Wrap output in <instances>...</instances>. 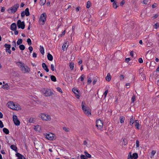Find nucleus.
I'll use <instances>...</instances> for the list:
<instances>
[{"label":"nucleus","instance_id":"1","mask_svg":"<svg viewBox=\"0 0 159 159\" xmlns=\"http://www.w3.org/2000/svg\"><path fill=\"white\" fill-rule=\"evenodd\" d=\"M16 64L20 68L21 70L23 73H29L30 71V69L28 66L25 65L21 62H17Z\"/></svg>","mask_w":159,"mask_h":159},{"label":"nucleus","instance_id":"2","mask_svg":"<svg viewBox=\"0 0 159 159\" xmlns=\"http://www.w3.org/2000/svg\"><path fill=\"white\" fill-rule=\"evenodd\" d=\"M85 104L84 102H82L81 104L82 108L84 113L89 116V115H91V111L88 107L84 106Z\"/></svg>","mask_w":159,"mask_h":159},{"label":"nucleus","instance_id":"3","mask_svg":"<svg viewBox=\"0 0 159 159\" xmlns=\"http://www.w3.org/2000/svg\"><path fill=\"white\" fill-rule=\"evenodd\" d=\"M19 7V4H16L12 7H10L9 9L7 10V11L8 13L10 14L14 13L17 10V8Z\"/></svg>","mask_w":159,"mask_h":159},{"label":"nucleus","instance_id":"4","mask_svg":"<svg viewBox=\"0 0 159 159\" xmlns=\"http://www.w3.org/2000/svg\"><path fill=\"white\" fill-rule=\"evenodd\" d=\"M47 15L45 13H43L42 14L39 20V22L40 25H43L46 20Z\"/></svg>","mask_w":159,"mask_h":159},{"label":"nucleus","instance_id":"5","mask_svg":"<svg viewBox=\"0 0 159 159\" xmlns=\"http://www.w3.org/2000/svg\"><path fill=\"white\" fill-rule=\"evenodd\" d=\"M43 95L45 97H49L53 94V93L51 90L49 89H44L42 90Z\"/></svg>","mask_w":159,"mask_h":159},{"label":"nucleus","instance_id":"6","mask_svg":"<svg viewBox=\"0 0 159 159\" xmlns=\"http://www.w3.org/2000/svg\"><path fill=\"white\" fill-rule=\"evenodd\" d=\"M39 117L43 120L46 121H49L51 120L50 116L44 113H41Z\"/></svg>","mask_w":159,"mask_h":159},{"label":"nucleus","instance_id":"7","mask_svg":"<svg viewBox=\"0 0 159 159\" xmlns=\"http://www.w3.org/2000/svg\"><path fill=\"white\" fill-rule=\"evenodd\" d=\"M96 126L99 129L102 130L103 126V122L100 120H98L96 122Z\"/></svg>","mask_w":159,"mask_h":159},{"label":"nucleus","instance_id":"8","mask_svg":"<svg viewBox=\"0 0 159 159\" xmlns=\"http://www.w3.org/2000/svg\"><path fill=\"white\" fill-rule=\"evenodd\" d=\"M17 26L19 28H21L22 29H24L25 27V24L24 21L21 22L20 20L17 21Z\"/></svg>","mask_w":159,"mask_h":159},{"label":"nucleus","instance_id":"9","mask_svg":"<svg viewBox=\"0 0 159 159\" xmlns=\"http://www.w3.org/2000/svg\"><path fill=\"white\" fill-rule=\"evenodd\" d=\"M138 157V154L137 153H134L132 155L131 152H130L128 156V159H137Z\"/></svg>","mask_w":159,"mask_h":159},{"label":"nucleus","instance_id":"10","mask_svg":"<svg viewBox=\"0 0 159 159\" xmlns=\"http://www.w3.org/2000/svg\"><path fill=\"white\" fill-rule=\"evenodd\" d=\"M8 106L10 108L15 110H18V107H15V104L12 102H10L7 103Z\"/></svg>","mask_w":159,"mask_h":159},{"label":"nucleus","instance_id":"11","mask_svg":"<svg viewBox=\"0 0 159 159\" xmlns=\"http://www.w3.org/2000/svg\"><path fill=\"white\" fill-rule=\"evenodd\" d=\"M13 119L15 125L16 126L19 125L20 122L18 119L17 116L15 115H13Z\"/></svg>","mask_w":159,"mask_h":159},{"label":"nucleus","instance_id":"12","mask_svg":"<svg viewBox=\"0 0 159 159\" xmlns=\"http://www.w3.org/2000/svg\"><path fill=\"white\" fill-rule=\"evenodd\" d=\"M4 47L6 48V51L9 53V54L11 53V51L10 49L11 48V46L10 44H5L4 45Z\"/></svg>","mask_w":159,"mask_h":159},{"label":"nucleus","instance_id":"13","mask_svg":"<svg viewBox=\"0 0 159 159\" xmlns=\"http://www.w3.org/2000/svg\"><path fill=\"white\" fill-rule=\"evenodd\" d=\"M69 46V42L68 41H66L64 43L62 47V49L65 51L66 50Z\"/></svg>","mask_w":159,"mask_h":159},{"label":"nucleus","instance_id":"14","mask_svg":"<svg viewBox=\"0 0 159 159\" xmlns=\"http://www.w3.org/2000/svg\"><path fill=\"white\" fill-rule=\"evenodd\" d=\"M46 138L50 140H54V138L52 134H47L46 136Z\"/></svg>","mask_w":159,"mask_h":159},{"label":"nucleus","instance_id":"15","mask_svg":"<svg viewBox=\"0 0 159 159\" xmlns=\"http://www.w3.org/2000/svg\"><path fill=\"white\" fill-rule=\"evenodd\" d=\"M72 91L76 96H78L77 98H79L80 96L79 95L78 90L76 89L75 88H73L72 89Z\"/></svg>","mask_w":159,"mask_h":159},{"label":"nucleus","instance_id":"16","mask_svg":"<svg viewBox=\"0 0 159 159\" xmlns=\"http://www.w3.org/2000/svg\"><path fill=\"white\" fill-rule=\"evenodd\" d=\"M11 29L12 30L16 31V25L15 23H13L11 25Z\"/></svg>","mask_w":159,"mask_h":159},{"label":"nucleus","instance_id":"17","mask_svg":"<svg viewBox=\"0 0 159 159\" xmlns=\"http://www.w3.org/2000/svg\"><path fill=\"white\" fill-rule=\"evenodd\" d=\"M42 66L44 70L46 71V72H48L49 71V70L47 66L46 65L45 63H43L42 64Z\"/></svg>","mask_w":159,"mask_h":159},{"label":"nucleus","instance_id":"18","mask_svg":"<svg viewBox=\"0 0 159 159\" xmlns=\"http://www.w3.org/2000/svg\"><path fill=\"white\" fill-rule=\"evenodd\" d=\"M16 157H17L19 159H22V158H24V159H25L23 156L21 154H20L19 153H17L16 154Z\"/></svg>","mask_w":159,"mask_h":159},{"label":"nucleus","instance_id":"19","mask_svg":"<svg viewBox=\"0 0 159 159\" xmlns=\"http://www.w3.org/2000/svg\"><path fill=\"white\" fill-rule=\"evenodd\" d=\"M2 88L3 89L7 90L9 89V86L7 84H5L2 85Z\"/></svg>","mask_w":159,"mask_h":159},{"label":"nucleus","instance_id":"20","mask_svg":"<svg viewBox=\"0 0 159 159\" xmlns=\"http://www.w3.org/2000/svg\"><path fill=\"white\" fill-rule=\"evenodd\" d=\"M112 6L114 9L117 8L118 7L117 2L116 1L113 2Z\"/></svg>","mask_w":159,"mask_h":159},{"label":"nucleus","instance_id":"21","mask_svg":"<svg viewBox=\"0 0 159 159\" xmlns=\"http://www.w3.org/2000/svg\"><path fill=\"white\" fill-rule=\"evenodd\" d=\"M47 58L50 61H52L53 58V57L52 56V55L50 54L49 53H48V54Z\"/></svg>","mask_w":159,"mask_h":159},{"label":"nucleus","instance_id":"22","mask_svg":"<svg viewBox=\"0 0 159 159\" xmlns=\"http://www.w3.org/2000/svg\"><path fill=\"white\" fill-rule=\"evenodd\" d=\"M107 80L108 82L110 81L111 79V76L109 73H108L106 77Z\"/></svg>","mask_w":159,"mask_h":159},{"label":"nucleus","instance_id":"23","mask_svg":"<svg viewBox=\"0 0 159 159\" xmlns=\"http://www.w3.org/2000/svg\"><path fill=\"white\" fill-rule=\"evenodd\" d=\"M25 11V15L26 16H28L30 15V13L29 11V9L28 8H26Z\"/></svg>","mask_w":159,"mask_h":159},{"label":"nucleus","instance_id":"24","mask_svg":"<svg viewBox=\"0 0 159 159\" xmlns=\"http://www.w3.org/2000/svg\"><path fill=\"white\" fill-rule=\"evenodd\" d=\"M135 126L136 128L137 129H139V121L138 120H136L135 122Z\"/></svg>","mask_w":159,"mask_h":159},{"label":"nucleus","instance_id":"25","mask_svg":"<svg viewBox=\"0 0 159 159\" xmlns=\"http://www.w3.org/2000/svg\"><path fill=\"white\" fill-rule=\"evenodd\" d=\"M40 50L41 54H43L44 53V49L43 47L41 46H40Z\"/></svg>","mask_w":159,"mask_h":159},{"label":"nucleus","instance_id":"26","mask_svg":"<svg viewBox=\"0 0 159 159\" xmlns=\"http://www.w3.org/2000/svg\"><path fill=\"white\" fill-rule=\"evenodd\" d=\"M84 153L86 156V157L88 158H90L91 157V155L89 154L87 151H85L84 152Z\"/></svg>","mask_w":159,"mask_h":159},{"label":"nucleus","instance_id":"27","mask_svg":"<svg viewBox=\"0 0 159 159\" xmlns=\"http://www.w3.org/2000/svg\"><path fill=\"white\" fill-rule=\"evenodd\" d=\"M3 131L6 134H8L9 133V131L8 129L5 128H3Z\"/></svg>","mask_w":159,"mask_h":159},{"label":"nucleus","instance_id":"28","mask_svg":"<svg viewBox=\"0 0 159 159\" xmlns=\"http://www.w3.org/2000/svg\"><path fill=\"white\" fill-rule=\"evenodd\" d=\"M120 123L122 124L124 122L125 117L123 116H121L120 117Z\"/></svg>","mask_w":159,"mask_h":159},{"label":"nucleus","instance_id":"29","mask_svg":"<svg viewBox=\"0 0 159 159\" xmlns=\"http://www.w3.org/2000/svg\"><path fill=\"white\" fill-rule=\"evenodd\" d=\"M50 76V78L51 80L52 81L56 82V77L53 75H51Z\"/></svg>","mask_w":159,"mask_h":159},{"label":"nucleus","instance_id":"30","mask_svg":"<svg viewBox=\"0 0 159 159\" xmlns=\"http://www.w3.org/2000/svg\"><path fill=\"white\" fill-rule=\"evenodd\" d=\"M69 66L71 70H73V68L74 67V64L72 62H70V63Z\"/></svg>","mask_w":159,"mask_h":159},{"label":"nucleus","instance_id":"31","mask_svg":"<svg viewBox=\"0 0 159 159\" xmlns=\"http://www.w3.org/2000/svg\"><path fill=\"white\" fill-rule=\"evenodd\" d=\"M11 148L13 150L15 151H17V148L16 147V146L12 145L11 146Z\"/></svg>","mask_w":159,"mask_h":159},{"label":"nucleus","instance_id":"32","mask_svg":"<svg viewBox=\"0 0 159 159\" xmlns=\"http://www.w3.org/2000/svg\"><path fill=\"white\" fill-rule=\"evenodd\" d=\"M134 119L133 118V117L132 116V117L131 118L130 120V121L129 122V124L131 125H132L134 122Z\"/></svg>","mask_w":159,"mask_h":159},{"label":"nucleus","instance_id":"33","mask_svg":"<svg viewBox=\"0 0 159 159\" xmlns=\"http://www.w3.org/2000/svg\"><path fill=\"white\" fill-rule=\"evenodd\" d=\"M19 48L20 50H23L25 49V46L23 44L20 45L19 46Z\"/></svg>","mask_w":159,"mask_h":159},{"label":"nucleus","instance_id":"34","mask_svg":"<svg viewBox=\"0 0 159 159\" xmlns=\"http://www.w3.org/2000/svg\"><path fill=\"white\" fill-rule=\"evenodd\" d=\"M22 39H18L17 42V45H19L21 44L22 43Z\"/></svg>","mask_w":159,"mask_h":159},{"label":"nucleus","instance_id":"35","mask_svg":"<svg viewBox=\"0 0 159 159\" xmlns=\"http://www.w3.org/2000/svg\"><path fill=\"white\" fill-rule=\"evenodd\" d=\"M91 5V2L90 1H88L87 2V4H86L87 8H89L90 7Z\"/></svg>","mask_w":159,"mask_h":159},{"label":"nucleus","instance_id":"36","mask_svg":"<svg viewBox=\"0 0 159 159\" xmlns=\"http://www.w3.org/2000/svg\"><path fill=\"white\" fill-rule=\"evenodd\" d=\"M35 121L34 119L32 118H30L29 120V122L31 123H34Z\"/></svg>","mask_w":159,"mask_h":159},{"label":"nucleus","instance_id":"37","mask_svg":"<svg viewBox=\"0 0 159 159\" xmlns=\"http://www.w3.org/2000/svg\"><path fill=\"white\" fill-rule=\"evenodd\" d=\"M46 0H40V5H43L46 3Z\"/></svg>","mask_w":159,"mask_h":159},{"label":"nucleus","instance_id":"38","mask_svg":"<svg viewBox=\"0 0 159 159\" xmlns=\"http://www.w3.org/2000/svg\"><path fill=\"white\" fill-rule=\"evenodd\" d=\"M27 42L29 45H31L32 44L31 41L30 39V38H28L27 39Z\"/></svg>","mask_w":159,"mask_h":159},{"label":"nucleus","instance_id":"39","mask_svg":"<svg viewBox=\"0 0 159 159\" xmlns=\"http://www.w3.org/2000/svg\"><path fill=\"white\" fill-rule=\"evenodd\" d=\"M92 82V79L91 78H89L87 81V83L88 84H89Z\"/></svg>","mask_w":159,"mask_h":159},{"label":"nucleus","instance_id":"40","mask_svg":"<svg viewBox=\"0 0 159 159\" xmlns=\"http://www.w3.org/2000/svg\"><path fill=\"white\" fill-rule=\"evenodd\" d=\"M80 157L81 159H88V158L86 157V156L83 155H81Z\"/></svg>","mask_w":159,"mask_h":159},{"label":"nucleus","instance_id":"41","mask_svg":"<svg viewBox=\"0 0 159 159\" xmlns=\"http://www.w3.org/2000/svg\"><path fill=\"white\" fill-rule=\"evenodd\" d=\"M135 98H136V97H135V95H134L132 98V99H131V101H132V102H134V101H135Z\"/></svg>","mask_w":159,"mask_h":159},{"label":"nucleus","instance_id":"42","mask_svg":"<svg viewBox=\"0 0 159 159\" xmlns=\"http://www.w3.org/2000/svg\"><path fill=\"white\" fill-rule=\"evenodd\" d=\"M139 141L138 140H137L136 141V147L137 148L139 147Z\"/></svg>","mask_w":159,"mask_h":159},{"label":"nucleus","instance_id":"43","mask_svg":"<svg viewBox=\"0 0 159 159\" xmlns=\"http://www.w3.org/2000/svg\"><path fill=\"white\" fill-rule=\"evenodd\" d=\"M63 130H64V131H65L66 132H68L69 131V129L66 127H63Z\"/></svg>","mask_w":159,"mask_h":159},{"label":"nucleus","instance_id":"44","mask_svg":"<svg viewBox=\"0 0 159 159\" xmlns=\"http://www.w3.org/2000/svg\"><path fill=\"white\" fill-rule=\"evenodd\" d=\"M156 153V151H155V150L152 151L151 152V156H153Z\"/></svg>","mask_w":159,"mask_h":159},{"label":"nucleus","instance_id":"45","mask_svg":"<svg viewBox=\"0 0 159 159\" xmlns=\"http://www.w3.org/2000/svg\"><path fill=\"white\" fill-rule=\"evenodd\" d=\"M51 68L52 71H54L55 70H56L54 68L53 65L52 64L51 65Z\"/></svg>","mask_w":159,"mask_h":159},{"label":"nucleus","instance_id":"46","mask_svg":"<svg viewBox=\"0 0 159 159\" xmlns=\"http://www.w3.org/2000/svg\"><path fill=\"white\" fill-rule=\"evenodd\" d=\"M125 3V1L124 0H123L120 3V5L122 6Z\"/></svg>","mask_w":159,"mask_h":159},{"label":"nucleus","instance_id":"47","mask_svg":"<svg viewBox=\"0 0 159 159\" xmlns=\"http://www.w3.org/2000/svg\"><path fill=\"white\" fill-rule=\"evenodd\" d=\"M4 125H3V124L1 120H0V127L1 128H2L3 127Z\"/></svg>","mask_w":159,"mask_h":159},{"label":"nucleus","instance_id":"48","mask_svg":"<svg viewBox=\"0 0 159 159\" xmlns=\"http://www.w3.org/2000/svg\"><path fill=\"white\" fill-rule=\"evenodd\" d=\"M138 61L139 63H142L143 62V59L141 58H140L138 59Z\"/></svg>","mask_w":159,"mask_h":159},{"label":"nucleus","instance_id":"49","mask_svg":"<svg viewBox=\"0 0 159 159\" xmlns=\"http://www.w3.org/2000/svg\"><path fill=\"white\" fill-rule=\"evenodd\" d=\"M57 89L58 91L59 92H61V93H62V90L60 87H58L57 88Z\"/></svg>","mask_w":159,"mask_h":159},{"label":"nucleus","instance_id":"50","mask_svg":"<svg viewBox=\"0 0 159 159\" xmlns=\"http://www.w3.org/2000/svg\"><path fill=\"white\" fill-rule=\"evenodd\" d=\"M84 77H85V76L84 75H81V76L80 77V79H81V81H82L84 80Z\"/></svg>","mask_w":159,"mask_h":159},{"label":"nucleus","instance_id":"51","mask_svg":"<svg viewBox=\"0 0 159 159\" xmlns=\"http://www.w3.org/2000/svg\"><path fill=\"white\" fill-rule=\"evenodd\" d=\"M44 77L45 78H46V79L45 80L46 81H47L48 82L50 81V79L49 78H48V77L47 76H45Z\"/></svg>","mask_w":159,"mask_h":159},{"label":"nucleus","instance_id":"52","mask_svg":"<svg viewBox=\"0 0 159 159\" xmlns=\"http://www.w3.org/2000/svg\"><path fill=\"white\" fill-rule=\"evenodd\" d=\"M29 49L30 51V52L31 53L33 51V48L32 46H30L28 48Z\"/></svg>","mask_w":159,"mask_h":159},{"label":"nucleus","instance_id":"53","mask_svg":"<svg viewBox=\"0 0 159 159\" xmlns=\"http://www.w3.org/2000/svg\"><path fill=\"white\" fill-rule=\"evenodd\" d=\"M108 90H106L105 91V92L104 93L103 95H104L105 98L106 97V96L107 94V93H108Z\"/></svg>","mask_w":159,"mask_h":159},{"label":"nucleus","instance_id":"54","mask_svg":"<svg viewBox=\"0 0 159 159\" xmlns=\"http://www.w3.org/2000/svg\"><path fill=\"white\" fill-rule=\"evenodd\" d=\"M25 11H22V13H21V16L22 17H24L25 16Z\"/></svg>","mask_w":159,"mask_h":159},{"label":"nucleus","instance_id":"55","mask_svg":"<svg viewBox=\"0 0 159 159\" xmlns=\"http://www.w3.org/2000/svg\"><path fill=\"white\" fill-rule=\"evenodd\" d=\"M148 0H144L143 1L142 3L144 4H147L148 2Z\"/></svg>","mask_w":159,"mask_h":159},{"label":"nucleus","instance_id":"56","mask_svg":"<svg viewBox=\"0 0 159 159\" xmlns=\"http://www.w3.org/2000/svg\"><path fill=\"white\" fill-rule=\"evenodd\" d=\"M154 26H155V28L157 29L159 27V25L158 23H157L155 24Z\"/></svg>","mask_w":159,"mask_h":159},{"label":"nucleus","instance_id":"57","mask_svg":"<svg viewBox=\"0 0 159 159\" xmlns=\"http://www.w3.org/2000/svg\"><path fill=\"white\" fill-rule=\"evenodd\" d=\"M124 76L123 75H121L120 76V79L122 80L124 79Z\"/></svg>","mask_w":159,"mask_h":159},{"label":"nucleus","instance_id":"58","mask_svg":"<svg viewBox=\"0 0 159 159\" xmlns=\"http://www.w3.org/2000/svg\"><path fill=\"white\" fill-rule=\"evenodd\" d=\"M12 44L16 48V41H13L12 42Z\"/></svg>","mask_w":159,"mask_h":159},{"label":"nucleus","instance_id":"59","mask_svg":"<svg viewBox=\"0 0 159 159\" xmlns=\"http://www.w3.org/2000/svg\"><path fill=\"white\" fill-rule=\"evenodd\" d=\"M32 55L33 57H36L37 56V54L35 52H33Z\"/></svg>","mask_w":159,"mask_h":159},{"label":"nucleus","instance_id":"60","mask_svg":"<svg viewBox=\"0 0 159 159\" xmlns=\"http://www.w3.org/2000/svg\"><path fill=\"white\" fill-rule=\"evenodd\" d=\"M97 81V80L96 79H94L93 82V85H94L96 83V82Z\"/></svg>","mask_w":159,"mask_h":159},{"label":"nucleus","instance_id":"61","mask_svg":"<svg viewBox=\"0 0 159 159\" xmlns=\"http://www.w3.org/2000/svg\"><path fill=\"white\" fill-rule=\"evenodd\" d=\"M125 139H123V141L124 142V145H127V142H126L125 141Z\"/></svg>","mask_w":159,"mask_h":159},{"label":"nucleus","instance_id":"62","mask_svg":"<svg viewBox=\"0 0 159 159\" xmlns=\"http://www.w3.org/2000/svg\"><path fill=\"white\" fill-rule=\"evenodd\" d=\"M39 127V125H37V126H35V128H34V129L35 130L38 131V129Z\"/></svg>","mask_w":159,"mask_h":159},{"label":"nucleus","instance_id":"63","mask_svg":"<svg viewBox=\"0 0 159 159\" xmlns=\"http://www.w3.org/2000/svg\"><path fill=\"white\" fill-rule=\"evenodd\" d=\"M130 60V59L129 58H126L125 59V61L127 62H128Z\"/></svg>","mask_w":159,"mask_h":159},{"label":"nucleus","instance_id":"64","mask_svg":"<svg viewBox=\"0 0 159 159\" xmlns=\"http://www.w3.org/2000/svg\"><path fill=\"white\" fill-rule=\"evenodd\" d=\"M5 10V8L4 7H2L1 11L2 12H3Z\"/></svg>","mask_w":159,"mask_h":159}]
</instances>
